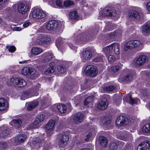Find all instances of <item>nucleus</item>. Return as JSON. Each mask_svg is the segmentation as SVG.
<instances>
[{
	"mask_svg": "<svg viewBox=\"0 0 150 150\" xmlns=\"http://www.w3.org/2000/svg\"><path fill=\"white\" fill-rule=\"evenodd\" d=\"M120 44L118 43H114L111 45L104 47L103 51L105 54H108L113 50L114 52L116 54H119V47Z\"/></svg>",
	"mask_w": 150,
	"mask_h": 150,
	"instance_id": "1",
	"label": "nucleus"
},
{
	"mask_svg": "<svg viewBox=\"0 0 150 150\" xmlns=\"http://www.w3.org/2000/svg\"><path fill=\"white\" fill-rule=\"evenodd\" d=\"M32 17L34 19L45 18L47 14L45 12L40 8H36L31 13Z\"/></svg>",
	"mask_w": 150,
	"mask_h": 150,
	"instance_id": "2",
	"label": "nucleus"
},
{
	"mask_svg": "<svg viewBox=\"0 0 150 150\" xmlns=\"http://www.w3.org/2000/svg\"><path fill=\"white\" fill-rule=\"evenodd\" d=\"M142 45V43L138 40H130L125 43L124 46V49L127 51L128 49H132L139 47Z\"/></svg>",
	"mask_w": 150,
	"mask_h": 150,
	"instance_id": "3",
	"label": "nucleus"
},
{
	"mask_svg": "<svg viewBox=\"0 0 150 150\" xmlns=\"http://www.w3.org/2000/svg\"><path fill=\"white\" fill-rule=\"evenodd\" d=\"M85 72L87 75L91 77L96 76L98 73L96 67L92 65L87 66L85 69Z\"/></svg>",
	"mask_w": 150,
	"mask_h": 150,
	"instance_id": "4",
	"label": "nucleus"
},
{
	"mask_svg": "<svg viewBox=\"0 0 150 150\" xmlns=\"http://www.w3.org/2000/svg\"><path fill=\"white\" fill-rule=\"evenodd\" d=\"M10 82L13 85L19 87H23L27 84L26 82L23 79L17 78H11Z\"/></svg>",
	"mask_w": 150,
	"mask_h": 150,
	"instance_id": "5",
	"label": "nucleus"
},
{
	"mask_svg": "<svg viewBox=\"0 0 150 150\" xmlns=\"http://www.w3.org/2000/svg\"><path fill=\"white\" fill-rule=\"evenodd\" d=\"M112 120L108 117H102L100 120V124L103 126L105 129H109L111 128Z\"/></svg>",
	"mask_w": 150,
	"mask_h": 150,
	"instance_id": "6",
	"label": "nucleus"
},
{
	"mask_svg": "<svg viewBox=\"0 0 150 150\" xmlns=\"http://www.w3.org/2000/svg\"><path fill=\"white\" fill-rule=\"evenodd\" d=\"M117 14L115 9L111 7H105L104 9L102 15L103 16L114 17Z\"/></svg>",
	"mask_w": 150,
	"mask_h": 150,
	"instance_id": "7",
	"label": "nucleus"
},
{
	"mask_svg": "<svg viewBox=\"0 0 150 150\" xmlns=\"http://www.w3.org/2000/svg\"><path fill=\"white\" fill-rule=\"evenodd\" d=\"M128 119L123 116L120 115L115 120V124L118 127L125 126L127 125Z\"/></svg>",
	"mask_w": 150,
	"mask_h": 150,
	"instance_id": "8",
	"label": "nucleus"
},
{
	"mask_svg": "<svg viewBox=\"0 0 150 150\" xmlns=\"http://www.w3.org/2000/svg\"><path fill=\"white\" fill-rule=\"evenodd\" d=\"M58 22L55 20L49 21L46 24V29L48 30L55 31L58 28Z\"/></svg>",
	"mask_w": 150,
	"mask_h": 150,
	"instance_id": "9",
	"label": "nucleus"
},
{
	"mask_svg": "<svg viewBox=\"0 0 150 150\" xmlns=\"http://www.w3.org/2000/svg\"><path fill=\"white\" fill-rule=\"evenodd\" d=\"M137 150H150V141L146 140L140 143L137 146Z\"/></svg>",
	"mask_w": 150,
	"mask_h": 150,
	"instance_id": "10",
	"label": "nucleus"
},
{
	"mask_svg": "<svg viewBox=\"0 0 150 150\" xmlns=\"http://www.w3.org/2000/svg\"><path fill=\"white\" fill-rule=\"evenodd\" d=\"M137 150H150V141L146 140L140 143L137 146Z\"/></svg>",
	"mask_w": 150,
	"mask_h": 150,
	"instance_id": "11",
	"label": "nucleus"
},
{
	"mask_svg": "<svg viewBox=\"0 0 150 150\" xmlns=\"http://www.w3.org/2000/svg\"><path fill=\"white\" fill-rule=\"evenodd\" d=\"M84 115L82 112H79L75 114L73 117V120L74 123L76 124L81 123L83 120Z\"/></svg>",
	"mask_w": 150,
	"mask_h": 150,
	"instance_id": "12",
	"label": "nucleus"
},
{
	"mask_svg": "<svg viewBox=\"0 0 150 150\" xmlns=\"http://www.w3.org/2000/svg\"><path fill=\"white\" fill-rule=\"evenodd\" d=\"M51 40V38L49 36L43 35L38 38L36 40L37 43L39 45L46 43Z\"/></svg>",
	"mask_w": 150,
	"mask_h": 150,
	"instance_id": "13",
	"label": "nucleus"
},
{
	"mask_svg": "<svg viewBox=\"0 0 150 150\" xmlns=\"http://www.w3.org/2000/svg\"><path fill=\"white\" fill-rule=\"evenodd\" d=\"M149 60V58L147 56L142 55L140 56L137 59L136 64L139 66L143 65Z\"/></svg>",
	"mask_w": 150,
	"mask_h": 150,
	"instance_id": "14",
	"label": "nucleus"
},
{
	"mask_svg": "<svg viewBox=\"0 0 150 150\" xmlns=\"http://www.w3.org/2000/svg\"><path fill=\"white\" fill-rule=\"evenodd\" d=\"M29 6L22 3L18 4V5L17 9L18 11L22 14H25L29 10Z\"/></svg>",
	"mask_w": 150,
	"mask_h": 150,
	"instance_id": "15",
	"label": "nucleus"
},
{
	"mask_svg": "<svg viewBox=\"0 0 150 150\" xmlns=\"http://www.w3.org/2000/svg\"><path fill=\"white\" fill-rule=\"evenodd\" d=\"M108 104L107 99L103 98L100 101L97 105V107L100 110H104L107 108Z\"/></svg>",
	"mask_w": 150,
	"mask_h": 150,
	"instance_id": "16",
	"label": "nucleus"
},
{
	"mask_svg": "<svg viewBox=\"0 0 150 150\" xmlns=\"http://www.w3.org/2000/svg\"><path fill=\"white\" fill-rule=\"evenodd\" d=\"M92 56V52L90 50H88L83 51L81 56L82 59L85 61L89 60Z\"/></svg>",
	"mask_w": 150,
	"mask_h": 150,
	"instance_id": "17",
	"label": "nucleus"
},
{
	"mask_svg": "<svg viewBox=\"0 0 150 150\" xmlns=\"http://www.w3.org/2000/svg\"><path fill=\"white\" fill-rule=\"evenodd\" d=\"M41 56L43 61L45 62H48L54 58L53 54L49 52L44 53Z\"/></svg>",
	"mask_w": 150,
	"mask_h": 150,
	"instance_id": "18",
	"label": "nucleus"
},
{
	"mask_svg": "<svg viewBox=\"0 0 150 150\" xmlns=\"http://www.w3.org/2000/svg\"><path fill=\"white\" fill-rule=\"evenodd\" d=\"M129 17L133 19L139 20L140 18L139 13L137 11L132 10L130 11L128 14Z\"/></svg>",
	"mask_w": 150,
	"mask_h": 150,
	"instance_id": "19",
	"label": "nucleus"
},
{
	"mask_svg": "<svg viewBox=\"0 0 150 150\" xmlns=\"http://www.w3.org/2000/svg\"><path fill=\"white\" fill-rule=\"evenodd\" d=\"M69 16L70 19L73 20H79L80 16L77 10H72L69 13Z\"/></svg>",
	"mask_w": 150,
	"mask_h": 150,
	"instance_id": "20",
	"label": "nucleus"
},
{
	"mask_svg": "<svg viewBox=\"0 0 150 150\" xmlns=\"http://www.w3.org/2000/svg\"><path fill=\"white\" fill-rule=\"evenodd\" d=\"M8 103L7 100L4 98H0V111H3L8 107Z\"/></svg>",
	"mask_w": 150,
	"mask_h": 150,
	"instance_id": "21",
	"label": "nucleus"
},
{
	"mask_svg": "<svg viewBox=\"0 0 150 150\" xmlns=\"http://www.w3.org/2000/svg\"><path fill=\"white\" fill-rule=\"evenodd\" d=\"M69 139V136L67 134H63L59 141V143L60 146L62 147H64L67 144Z\"/></svg>",
	"mask_w": 150,
	"mask_h": 150,
	"instance_id": "22",
	"label": "nucleus"
},
{
	"mask_svg": "<svg viewBox=\"0 0 150 150\" xmlns=\"http://www.w3.org/2000/svg\"><path fill=\"white\" fill-rule=\"evenodd\" d=\"M9 123L10 125L17 128L21 127L22 121L21 119H13L10 121Z\"/></svg>",
	"mask_w": 150,
	"mask_h": 150,
	"instance_id": "23",
	"label": "nucleus"
},
{
	"mask_svg": "<svg viewBox=\"0 0 150 150\" xmlns=\"http://www.w3.org/2000/svg\"><path fill=\"white\" fill-rule=\"evenodd\" d=\"M133 76L131 74L122 77H120L119 79V81L121 83H125L132 80Z\"/></svg>",
	"mask_w": 150,
	"mask_h": 150,
	"instance_id": "24",
	"label": "nucleus"
},
{
	"mask_svg": "<svg viewBox=\"0 0 150 150\" xmlns=\"http://www.w3.org/2000/svg\"><path fill=\"white\" fill-rule=\"evenodd\" d=\"M55 63L52 62L49 64V67L45 71L44 73L45 74H52L55 71Z\"/></svg>",
	"mask_w": 150,
	"mask_h": 150,
	"instance_id": "25",
	"label": "nucleus"
},
{
	"mask_svg": "<svg viewBox=\"0 0 150 150\" xmlns=\"http://www.w3.org/2000/svg\"><path fill=\"white\" fill-rule=\"evenodd\" d=\"M55 123V120H49L45 127V129L50 131H52L54 129Z\"/></svg>",
	"mask_w": 150,
	"mask_h": 150,
	"instance_id": "26",
	"label": "nucleus"
},
{
	"mask_svg": "<svg viewBox=\"0 0 150 150\" xmlns=\"http://www.w3.org/2000/svg\"><path fill=\"white\" fill-rule=\"evenodd\" d=\"M27 136L25 134L17 135L15 138V142L18 143H22L26 140Z\"/></svg>",
	"mask_w": 150,
	"mask_h": 150,
	"instance_id": "27",
	"label": "nucleus"
},
{
	"mask_svg": "<svg viewBox=\"0 0 150 150\" xmlns=\"http://www.w3.org/2000/svg\"><path fill=\"white\" fill-rule=\"evenodd\" d=\"M142 32L144 34L150 33V24L146 23L142 27Z\"/></svg>",
	"mask_w": 150,
	"mask_h": 150,
	"instance_id": "28",
	"label": "nucleus"
},
{
	"mask_svg": "<svg viewBox=\"0 0 150 150\" xmlns=\"http://www.w3.org/2000/svg\"><path fill=\"white\" fill-rule=\"evenodd\" d=\"M99 142L101 146L103 147H106L108 144V140L103 136H101L99 137Z\"/></svg>",
	"mask_w": 150,
	"mask_h": 150,
	"instance_id": "29",
	"label": "nucleus"
},
{
	"mask_svg": "<svg viewBox=\"0 0 150 150\" xmlns=\"http://www.w3.org/2000/svg\"><path fill=\"white\" fill-rule=\"evenodd\" d=\"M31 51L33 54L37 55L42 52L43 50L40 47H33L32 48Z\"/></svg>",
	"mask_w": 150,
	"mask_h": 150,
	"instance_id": "30",
	"label": "nucleus"
},
{
	"mask_svg": "<svg viewBox=\"0 0 150 150\" xmlns=\"http://www.w3.org/2000/svg\"><path fill=\"white\" fill-rule=\"evenodd\" d=\"M41 106L40 108L42 110L47 108L49 106L48 100L47 98H43L41 101Z\"/></svg>",
	"mask_w": 150,
	"mask_h": 150,
	"instance_id": "31",
	"label": "nucleus"
},
{
	"mask_svg": "<svg viewBox=\"0 0 150 150\" xmlns=\"http://www.w3.org/2000/svg\"><path fill=\"white\" fill-rule=\"evenodd\" d=\"M30 78L32 79H35L38 77V75L36 70L34 68H30L29 69Z\"/></svg>",
	"mask_w": 150,
	"mask_h": 150,
	"instance_id": "32",
	"label": "nucleus"
},
{
	"mask_svg": "<svg viewBox=\"0 0 150 150\" xmlns=\"http://www.w3.org/2000/svg\"><path fill=\"white\" fill-rule=\"evenodd\" d=\"M62 39L61 38H59L57 39L56 41V44L58 49H63L65 47H64V43L62 42Z\"/></svg>",
	"mask_w": 150,
	"mask_h": 150,
	"instance_id": "33",
	"label": "nucleus"
},
{
	"mask_svg": "<svg viewBox=\"0 0 150 150\" xmlns=\"http://www.w3.org/2000/svg\"><path fill=\"white\" fill-rule=\"evenodd\" d=\"M57 108L61 114H64L67 111V107L64 104L57 105Z\"/></svg>",
	"mask_w": 150,
	"mask_h": 150,
	"instance_id": "34",
	"label": "nucleus"
},
{
	"mask_svg": "<svg viewBox=\"0 0 150 150\" xmlns=\"http://www.w3.org/2000/svg\"><path fill=\"white\" fill-rule=\"evenodd\" d=\"M38 105L39 102L37 101L35 102H31L28 104L27 107V109L28 111H31Z\"/></svg>",
	"mask_w": 150,
	"mask_h": 150,
	"instance_id": "35",
	"label": "nucleus"
},
{
	"mask_svg": "<svg viewBox=\"0 0 150 150\" xmlns=\"http://www.w3.org/2000/svg\"><path fill=\"white\" fill-rule=\"evenodd\" d=\"M140 101L139 98H133L132 97L128 103L132 105H137L138 102Z\"/></svg>",
	"mask_w": 150,
	"mask_h": 150,
	"instance_id": "36",
	"label": "nucleus"
},
{
	"mask_svg": "<svg viewBox=\"0 0 150 150\" xmlns=\"http://www.w3.org/2000/svg\"><path fill=\"white\" fill-rule=\"evenodd\" d=\"M142 131L145 133L150 132V123H146L142 127Z\"/></svg>",
	"mask_w": 150,
	"mask_h": 150,
	"instance_id": "37",
	"label": "nucleus"
},
{
	"mask_svg": "<svg viewBox=\"0 0 150 150\" xmlns=\"http://www.w3.org/2000/svg\"><path fill=\"white\" fill-rule=\"evenodd\" d=\"M38 94H21L20 96L21 100H24L32 97L37 96Z\"/></svg>",
	"mask_w": 150,
	"mask_h": 150,
	"instance_id": "38",
	"label": "nucleus"
},
{
	"mask_svg": "<svg viewBox=\"0 0 150 150\" xmlns=\"http://www.w3.org/2000/svg\"><path fill=\"white\" fill-rule=\"evenodd\" d=\"M115 88V86L113 85H110L104 87L103 89L104 91L107 92H111L114 90Z\"/></svg>",
	"mask_w": 150,
	"mask_h": 150,
	"instance_id": "39",
	"label": "nucleus"
},
{
	"mask_svg": "<svg viewBox=\"0 0 150 150\" xmlns=\"http://www.w3.org/2000/svg\"><path fill=\"white\" fill-rule=\"evenodd\" d=\"M109 150H116L118 147L117 144L114 142H112L109 144Z\"/></svg>",
	"mask_w": 150,
	"mask_h": 150,
	"instance_id": "40",
	"label": "nucleus"
},
{
	"mask_svg": "<svg viewBox=\"0 0 150 150\" xmlns=\"http://www.w3.org/2000/svg\"><path fill=\"white\" fill-rule=\"evenodd\" d=\"M85 37V36H83L82 37L81 35L79 37H78V38H76V40L78 43H81L82 42H83L87 40L86 37Z\"/></svg>",
	"mask_w": 150,
	"mask_h": 150,
	"instance_id": "41",
	"label": "nucleus"
},
{
	"mask_svg": "<svg viewBox=\"0 0 150 150\" xmlns=\"http://www.w3.org/2000/svg\"><path fill=\"white\" fill-rule=\"evenodd\" d=\"M30 68L28 67L23 68L21 71L22 74L24 75H29Z\"/></svg>",
	"mask_w": 150,
	"mask_h": 150,
	"instance_id": "42",
	"label": "nucleus"
},
{
	"mask_svg": "<svg viewBox=\"0 0 150 150\" xmlns=\"http://www.w3.org/2000/svg\"><path fill=\"white\" fill-rule=\"evenodd\" d=\"M112 27V24L111 22H108L105 27V29L106 31L112 30L114 29Z\"/></svg>",
	"mask_w": 150,
	"mask_h": 150,
	"instance_id": "43",
	"label": "nucleus"
},
{
	"mask_svg": "<svg viewBox=\"0 0 150 150\" xmlns=\"http://www.w3.org/2000/svg\"><path fill=\"white\" fill-rule=\"evenodd\" d=\"M10 133V130L9 129L6 128L2 131L0 133L1 136L3 137L8 135Z\"/></svg>",
	"mask_w": 150,
	"mask_h": 150,
	"instance_id": "44",
	"label": "nucleus"
},
{
	"mask_svg": "<svg viewBox=\"0 0 150 150\" xmlns=\"http://www.w3.org/2000/svg\"><path fill=\"white\" fill-rule=\"evenodd\" d=\"M58 70L59 73L63 74L66 71V68L64 66L59 65L58 67Z\"/></svg>",
	"mask_w": 150,
	"mask_h": 150,
	"instance_id": "45",
	"label": "nucleus"
},
{
	"mask_svg": "<svg viewBox=\"0 0 150 150\" xmlns=\"http://www.w3.org/2000/svg\"><path fill=\"white\" fill-rule=\"evenodd\" d=\"M73 86L71 84H67L63 88V90L65 92L70 90L73 88Z\"/></svg>",
	"mask_w": 150,
	"mask_h": 150,
	"instance_id": "46",
	"label": "nucleus"
},
{
	"mask_svg": "<svg viewBox=\"0 0 150 150\" xmlns=\"http://www.w3.org/2000/svg\"><path fill=\"white\" fill-rule=\"evenodd\" d=\"M132 96V94H125L123 98L124 101L128 103Z\"/></svg>",
	"mask_w": 150,
	"mask_h": 150,
	"instance_id": "47",
	"label": "nucleus"
},
{
	"mask_svg": "<svg viewBox=\"0 0 150 150\" xmlns=\"http://www.w3.org/2000/svg\"><path fill=\"white\" fill-rule=\"evenodd\" d=\"M74 4V2L70 0H67L64 1V6L66 7L70 6Z\"/></svg>",
	"mask_w": 150,
	"mask_h": 150,
	"instance_id": "48",
	"label": "nucleus"
},
{
	"mask_svg": "<svg viewBox=\"0 0 150 150\" xmlns=\"http://www.w3.org/2000/svg\"><path fill=\"white\" fill-rule=\"evenodd\" d=\"M45 115L42 114L38 115L36 118L37 120L39 121L40 122L43 121L45 119Z\"/></svg>",
	"mask_w": 150,
	"mask_h": 150,
	"instance_id": "49",
	"label": "nucleus"
},
{
	"mask_svg": "<svg viewBox=\"0 0 150 150\" xmlns=\"http://www.w3.org/2000/svg\"><path fill=\"white\" fill-rule=\"evenodd\" d=\"M6 48L11 52H14L16 49L15 47L14 46L7 45L6 46Z\"/></svg>",
	"mask_w": 150,
	"mask_h": 150,
	"instance_id": "50",
	"label": "nucleus"
},
{
	"mask_svg": "<svg viewBox=\"0 0 150 150\" xmlns=\"http://www.w3.org/2000/svg\"><path fill=\"white\" fill-rule=\"evenodd\" d=\"M120 69V67L118 66H113L111 67V71L112 73H115Z\"/></svg>",
	"mask_w": 150,
	"mask_h": 150,
	"instance_id": "51",
	"label": "nucleus"
},
{
	"mask_svg": "<svg viewBox=\"0 0 150 150\" xmlns=\"http://www.w3.org/2000/svg\"><path fill=\"white\" fill-rule=\"evenodd\" d=\"M103 57V56L102 55L98 56L93 59V62H100L102 60Z\"/></svg>",
	"mask_w": 150,
	"mask_h": 150,
	"instance_id": "52",
	"label": "nucleus"
},
{
	"mask_svg": "<svg viewBox=\"0 0 150 150\" xmlns=\"http://www.w3.org/2000/svg\"><path fill=\"white\" fill-rule=\"evenodd\" d=\"M40 122L35 118V121H34L32 123L30 124V127L32 128H35L36 126Z\"/></svg>",
	"mask_w": 150,
	"mask_h": 150,
	"instance_id": "53",
	"label": "nucleus"
},
{
	"mask_svg": "<svg viewBox=\"0 0 150 150\" xmlns=\"http://www.w3.org/2000/svg\"><path fill=\"white\" fill-rule=\"evenodd\" d=\"M40 88V85L38 84L36 87H34L31 90L32 91L31 93H37L39 91V89Z\"/></svg>",
	"mask_w": 150,
	"mask_h": 150,
	"instance_id": "54",
	"label": "nucleus"
},
{
	"mask_svg": "<svg viewBox=\"0 0 150 150\" xmlns=\"http://www.w3.org/2000/svg\"><path fill=\"white\" fill-rule=\"evenodd\" d=\"M118 59L119 58L115 57L112 55H110L108 57V59L109 62H114Z\"/></svg>",
	"mask_w": 150,
	"mask_h": 150,
	"instance_id": "55",
	"label": "nucleus"
},
{
	"mask_svg": "<svg viewBox=\"0 0 150 150\" xmlns=\"http://www.w3.org/2000/svg\"><path fill=\"white\" fill-rule=\"evenodd\" d=\"M46 25H43L39 29V30L40 32L45 33L46 32Z\"/></svg>",
	"mask_w": 150,
	"mask_h": 150,
	"instance_id": "56",
	"label": "nucleus"
},
{
	"mask_svg": "<svg viewBox=\"0 0 150 150\" xmlns=\"http://www.w3.org/2000/svg\"><path fill=\"white\" fill-rule=\"evenodd\" d=\"M56 0H49V4L53 7H55Z\"/></svg>",
	"mask_w": 150,
	"mask_h": 150,
	"instance_id": "57",
	"label": "nucleus"
},
{
	"mask_svg": "<svg viewBox=\"0 0 150 150\" xmlns=\"http://www.w3.org/2000/svg\"><path fill=\"white\" fill-rule=\"evenodd\" d=\"M56 4L58 6L61 7L62 6V1L60 0H56Z\"/></svg>",
	"mask_w": 150,
	"mask_h": 150,
	"instance_id": "58",
	"label": "nucleus"
},
{
	"mask_svg": "<svg viewBox=\"0 0 150 150\" xmlns=\"http://www.w3.org/2000/svg\"><path fill=\"white\" fill-rule=\"evenodd\" d=\"M69 45L70 48L71 49L74 50H75V52H76V50L77 48V47L76 46L73 45L71 43H70L69 44Z\"/></svg>",
	"mask_w": 150,
	"mask_h": 150,
	"instance_id": "59",
	"label": "nucleus"
},
{
	"mask_svg": "<svg viewBox=\"0 0 150 150\" xmlns=\"http://www.w3.org/2000/svg\"><path fill=\"white\" fill-rule=\"evenodd\" d=\"M92 134L90 132H89L88 134L86 135V138L85 139L86 141H88L89 140V138L91 136Z\"/></svg>",
	"mask_w": 150,
	"mask_h": 150,
	"instance_id": "60",
	"label": "nucleus"
},
{
	"mask_svg": "<svg viewBox=\"0 0 150 150\" xmlns=\"http://www.w3.org/2000/svg\"><path fill=\"white\" fill-rule=\"evenodd\" d=\"M90 97H87L84 100L83 103L85 105H87L90 103V101H88V99Z\"/></svg>",
	"mask_w": 150,
	"mask_h": 150,
	"instance_id": "61",
	"label": "nucleus"
},
{
	"mask_svg": "<svg viewBox=\"0 0 150 150\" xmlns=\"http://www.w3.org/2000/svg\"><path fill=\"white\" fill-rule=\"evenodd\" d=\"M98 32V30H95V31H93V32L91 33V34H88L87 35V36L88 37V38L89 39H90L91 38H89V37H91V36H92L95 35Z\"/></svg>",
	"mask_w": 150,
	"mask_h": 150,
	"instance_id": "62",
	"label": "nucleus"
},
{
	"mask_svg": "<svg viewBox=\"0 0 150 150\" xmlns=\"http://www.w3.org/2000/svg\"><path fill=\"white\" fill-rule=\"evenodd\" d=\"M67 108L68 110H71L72 109V107L71 104L70 103H68L67 104Z\"/></svg>",
	"mask_w": 150,
	"mask_h": 150,
	"instance_id": "63",
	"label": "nucleus"
},
{
	"mask_svg": "<svg viewBox=\"0 0 150 150\" xmlns=\"http://www.w3.org/2000/svg\"><path fill=\"white\" fill-rule=\"evenodd\" d=\"M146 7L147 10L150 11V2H149L146 4Z\"/></svg>",
	"mask_w": 150,
	"mask_h": 150,
	"instance_id": "64",
	"label": "nucleus"
}]
</instances>
